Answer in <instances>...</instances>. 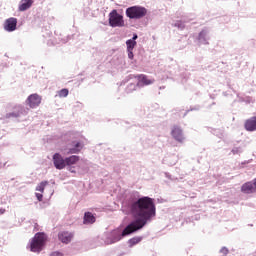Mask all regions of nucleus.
<instances>
[{"label": "nucleus", "mask_w": 256, "mask_h": 256, "mask_svg": "<svg viewBox=\"0 0 256 256\" xmlns=\"http://www.w3.org/2000/svg\"><path fill=\"white\" fill-rule=\"evenodd\" d=\"M130 213L134 217V221L128 224L123 230L121 228L114 229L105 239L106 245H113L137 231H141L147 223L153 221V217L157 215L155 202L147 196L141 197L130 204Z\"/></svg>", "instance_id": "obj_1"}, {"label": "nucleus", "mask_w": 256, "mask_h": 256, "mask_svg": "<svg viewBox=\"0 0 256 256\" xmlns=\"http://www.w3.org/2000/svg\"><path fill=\"white\" fill-rule=\"evenodd\" d=\"M45 243H47V235L43 232L36 233L30 243V251L32 253H41L43 247H45Z\"/></svg>", "instance_id": "obj_2"}, {"label": "nucleus", "mask_w": 256, "mask_h": 256, "mask_svg": "<svg viewBox=\"0 0 256 256\" xmlns=\"http://www.w3.org/2000/svg\"><path fill=\"white\" fill-rule=\"evenodd\" d=\"M108 23H109V26L112 28L125 27V19L123 18V15L117 11V9H113L108 14Z\"/></svg>", "instance_id": "obj_3"}, {"label": "nucleus", "mask_w": 256, "mask_h": 256, "mask_svg": "<svg viewBox=\"0 0 256 256\" xmlns=\"http://www.w3.org/2000/svg\"><path fill=\"white\" fill-rule=\"evenodd\" d=\"M147 15V10L143 6H131L126 9L128 19H143Z\"/></svg>", "instance_id": "obj_4"}, {"label": "nucleus", "mask_w": 256, "mask_h": 256, "mask_svg": "<svg viewBox=\"0 0 256 256\" xmlns=\"http://www.w3.org/2000/svg\"><path fill=\"white\" fill-rule=\"evenodd\" d=\"M53 164L56 169H65L66 167V158L64 159L63 156L59 153H55L53 155Z\"/></svg>", "instance_id": "obj_5"}, {"label": "nucleus", "mask_w": 256, "mask_h": 256, "mask_svg": "<svg viewBox=\"0 0 256 256\" xmlns=\"http://www.w3.org/2000/svg\"><path fill=\"white\" fill-rule=\"evenodd\" d=\"M27 103L31 109H35V107H39V105H41V96L38 94H31L27 98Z\"/></svg>", "instance_id": "obj_6"}, {"label": "nucleus", "mask_w": 256, "mask_h": 256, "mask_svg": "<svg viewBox=\"0 0 256 256\" xmlns=\"http://www.w3.org/2000/svg\"><path fill=\"white\" fill-rule=\"evenodd\" d=\"M4 29L8 33H12L17 29V18H8L4 23Z\"/></svg>", "instance_id": "obj_7"}, {"label": "nucleus", "mask_w": 256, "mask_h": 256, "mask_svg": "<svg viewBox=\"0 0 256 256\" xmlns=\"http://www.w3.org/2000/svg\"><path fill=\"white\" fill-rule=\"evenodd\" d=\"M171 134L176 141H179V143H183L185 140V137L183 136V130H181L179 127H174Z\"/></svg>", "instance_id": "obj_8"}, {"label": "nucleus", "mask_w": 256, "mask_h": 256, "mask_svg": "<svg viewBox=\"0 0 256 256\" xmlns=\"http://www.w3.org/2000/svg\"><path fill=\"white\" fill-rule=\"evenodd\" d=\"M241 191L242 193H246V195L255 193L256 191L255 182H246L245 184L242 185Z\"/></svg>", "instance_id": "obj_9"}, {"label": "nucleus", "mask_w": 256, "mask_h": 256, "mask_svg": "<svg viewBox=\"0 0 256 256\" xmlns=\"http://www.w3.org/2000/svg\"><path fill=\"white\" fill-rule=\"evenodd\" d=\"M126 47H127V53H128V59H133V49L137 47V41L128 39L126 41Z\"/></svg>", "instance_id": "obj_10"}, {"label": "nucleus", "mask_w": 256, "mask_h": 256, "mask_svg": "<svg viewBox=\"0 0 256 256\" xmlns=\"http://www.w3.org/2000/svg\"><path fill=\"white\" fill-rule=\"evenodd\" d=\"M155 83V79H149L147 76L141 74L138 76V85L143 87L145 85H153Z\"/></svg>", "instance_id": "obj_11"}, {"label": "nucleus", "mask_w": 256, "mask_h": 256, "mask_svg": "<svg viewBox=\"0 0 256 256\" xmlns=\"http://www.w3.org/2000/svg\"><path fill=\"white\" fill-rule=\"evenodd\" d=\"M58 239L62 242V243H71V239H73V233L70 232H60L58 234Z\"/></svg>", "instance_id": "obj_12"}, {"label": "nucleus", "mask_w": 256, "mask_h": 256, "mask_svg": "<svg viewBox=\"0 0 256 256\" xmlns=\"http://www.w3.org/2000/svg\"><path fill=\"white\" fill-rule=\"evenodd\" d=\"M33 5V0H21L18 11H27V9H31V6Z\"/></svg>", "instance_id": "obj_13"}, {"label": "nucleus", "mask_w": 256, "mask_h": 256, "mask_svg": "<svg viewBox=\"0 0 256 256\" xmlns=\"http://www.w3.org/2000/svg\"><path fill=\"white\" fill-rule=\"evenodd\" d=\"M22 109L23 108L21 106H15L13 112L6 114V119H15L19 117L21 115Z\"/></svg>", "instance_id": "obj_14"}, {"label": "nucleus", "mask_w": 256, "mask_h": 256, "mask_svg": "<svg viewBox=\"0 0 256 256\" xmlns=\"http://www.w3.org/2000/svg\"><path fill=\"white\" fill-rule=\"evenodd\" d=\"M245 129L246 131H256V117H252L245 122Z\"/></svg>", "instance_id": "obj_15"}, {"label": "nucleus", "mask_w": 256, "mask_h": 256, "mask_svg": "<svg viewBox=\"0 0 256 256\" xmlns=\"http://www.w3.org/2000/svg\"><path fill=\"white\" fill-rule=\"evenodd\" d=\"M84 225H93L95 223V216L91 212H86L84 214V220H83Z\"/></svg>", "instance_id": "obj_16"}, {"label": "nucleus", "mask_w": 256, "mask_h": 256, "mask_svg": "<svg viewBox=\"0 0 256 256\" xmlns=\"http://www.w3.org/2000/svg\"><path fill=\"white\" fill-rule=\"evenodd\" d=\"M198 41H199L202 45H208V44H209V42H207V31L202 30V31L199 33Z\"/></svg>", "instance_id": "obj_17"}, {"label": "nucleus", "mask_w": 256, "mask_h": 256, "mask_svg": "<svg viewBox=\"0 0 256 256\" xmlns=\"http://www.w3.org/2000/svg\"><path fill=\"white\" fill-rule=\"evenodd\" d=\"M79 163V156L72 155L66 158V166L76 165Z\"/></svg>", "instance_id": "obj_18"}, {"label": "nucleus", "mask_w": 256, "mask_h": 256, "mask_svg": "<svg viewBox=\"0 0 256 256\" xmlns=\"http://www.w3.org/2000/svg\"><path fill=\"white\" fill-rule=\"evenodd\" d=\"M141 241H143V237L141 236L133 237L128 241L129 247H134V245L141 243Z\"/></svg>", "instance_id": "obj_19"}, {"label": "nucleus", "mask_w": 256, "mask_h": 256, "mask_svg": "<svg viewBox=\"0 0 256 256\" xmlns=\"http://www.w3.org/2000/svg\"><path fill=\"white\" fill-rule=\"evenodd\" d=\"M47 185H49L48 181H42L40 184L37 185L36 191H40V193H44L45 187H47Z\"/></svg>", "instance_id": "obj_20"}, {"label": "nucleus", "mask_w": 256, "mask_h": 256, "mask_svg": "<svg viewBox=\"0 0 256 256\" xmlns=\"http://www.w3.org/2000/svg\"><path fill=\"white\" fill-rule=\"evenodd\" d=\"M79 151H81V144L76 143L75 148H71L68 153L75 154V153H79Z\"/></svg>", "instance_id": "obj_21"}, {"label": "nucleus", "mask_w": 256, "mask_h": 256, "mask_svg": "<svg viewBox=\"0 0 256 256\" xmlns=\"http://www.w3.org/2000/svg\"><path fill=\"white\" fill-rule=\"evenodd\" d=\"M59 97H67L69 95V90L67 88H64L58 92Z\"/></svg>", "instance_id": "obj_22"}, {"label": "nucleus", "mask_w": 256, "mask_h": 256, "mask_svg": "<svg viewBox=\"0 0 256 256\" xmlns=\"http://www.w3.org/2000/svg\"><path fill=\"white\" fill-rule=\"evenodd\" d=\"M220 253H222L224 256H227L229 253V249H227V247H223L221 248Z\"/></svg>", "instance_id": "obj_23"}, {"label": "nucleus", "mask_w": 256, "mask_h": 256, "mask_svg": "<svg viewBox=\"0 0 256 256\" xmlns=\"http://www.w3.org/2000/svg\"><path fill=\"white\" fill-rule=\"evenodd\" d=\"M233 155H238V153H241V148H234L232 149Z\"/></svg>", "instance_id": "obj_24"}, {"label": "nucleus", "mask_w": 256, "mask_h": 256, "mask_svg": "<svg viewBox=\"0 0 256 256\" xmlns=\"http://www.w3.org/2000/svg\"><path fill=\"white\" fill-rule=\"evenodd\" d=\"M36 198L38 199V201H43V194L41 193H36Z\"/></svg>", "instance_id": "obj_25"}, {"label": "nucleus", "mask_w": 256, "mask_h": 256, "mask_svg": "<svg viewBox=\"0 0 256 256\" xmlns=\"http://www.w3.org/2000/svg\"><path fill=\"white\" fill-rule=\"evenodd\" d=\"M50 256H63L60 252H52Z\"/></svg>", "instance_id": "obj_26"}, {"label": "nucleus", "mask_w": 256, "mask_h": 256, "mask_svg": "<svg viewBox=\"0 0 256 256\" xmlns=\"http://www.w3.org/2000/svg\"><path fill=\"white\" fill-rule=\"evenodd\" d=\"M138 38L139 36L137 34H133V37L130 39V41H137Z\"/></svg>", "instance_id": "obj_27"}, {"label": "nucleus", "mask_w": 256, "mask_h": 256, "mask_svg": "<svg viewBox=\"0 0 256 256\" xmlns=\"http://www.w3.org/2000/svg\"><path fill=\"white\" fill-rule=\"evenodd\" d=\"M175 27H179V29H183L184 26L181 25V23L178 22V23L175 24Z\"/></svg>", "instance_id": "obj_28"}, {"label": "nucleus", "mask_w": 256, "mask_h": 256, "mask_svg": "<svg viewBox=\"0 0 256 256\" xmlns=\"http://www.w3.org/2000/svg\"><path fill=\"white\" fill-rule=\"evenodd\" d=\"M5 213V209L4 208H0V215H3Z\"/></svg>", "instance_id": "obj_29"}]
</instances>
